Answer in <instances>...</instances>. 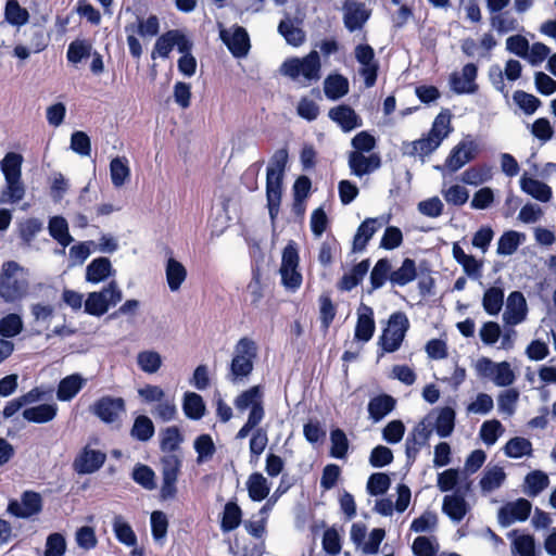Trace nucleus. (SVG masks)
Returning <instances> with one entry per match:
<instances>
[{"instance_id":"1","label":"nucleus","mask_w":556,"mask_h":556,"mask_svg":"<svg viewBox=\"0 0 556 556\" xmlns=\"http://www.w3.org/2000/svg\"><path fill=\"white\" fill-rule=\"evenodd\" d=\"M257 351V344L253 339L248 337L239 339L233 346L226 379L232 384L245 381L254 369Z\"/></svg>"},{"instance_id":"2","label":"nucleus","mask_w":556,"mask_h":556,"mask_svg":"<svg viewBox=\"0 0 556 556\" xmlns=\"http://www.w3.org/2000/svg\"><path fill=\"white\" fill-rule=\"evenodd\" d=\"M287 161V150L279 149L274 153L267 166L266 199L271 222L276 219L279 213L281 202L282 178Z\"/></svg>"},{"instance_id":"3","label":"nucleus","mask_w":556,"mask_h":556,"mask_svg":"<svg viewBox=\"0 0 556 556\" xmlns=\"http://www.w3.org/2000/svg\"><path fill=\"white\" fill-rule=\"evenodd\" d=\"M280 74L306 87L320 78V58L312 51L304 58H290L280 65Z\"/></svg>"},{"instance_id":"4","label":"nucleus","mask_w":556,"mask_h":556,"mask_svg":"<svg viewBox=\"0 0 556 556\" xmlns=\"http://www.w3.org/2000/svg\"><path fill=\"white\" fill-rule=\"evenodd\" d=\"M28 290L24 269L16 262L9 261L2 265L0 274V296L8 303L23 299Z\"/></svg>"},{"instance_id":"5","label":"nucleus","mask_w":556,"mask_h":556,"mask_svg":"<svg viewBox=\"0 0 556 556\" xmlns=\"http://www.w3.org/2000/svg\"><path fill=\"white\" fill-rule=\"evenodd\" d=\"M480 379L491 381L496 387H510L516 381V374L506 361L493 362L489 357H480L473 365Z\"/></svg>"},{"instance_id":"6","label":"nucleus","mask_w":556,"mask_h":556,"mask_svg":"<svg viewBox=\"0 0 556 556\" xmlns=\"http://www.w3.org/2000/svg\"><path fill=\"white\" fill-rule=\"evenodd\" d=\"M479 152V146L471 136H466L460 140L450 152L443 165H438L435 168L443 174L448 172L456 173L466 164L476 159Z\"/></svg>"},{"instance_id":"7","label":"nucleus","mask_w":556,"mask_h":556,"mask_svg":"<svg viewBox=\"0 0 556 556\" xmlns=\"http://www.w3.org/2000/svg\"><path fill=\"white\" fill-rule=\"evenodd\" d=\"M408 327L409 321L404 313H393L389 318L387 328L380 337L382 350L387 353L397 351L405 338Z\"/></svg>"},{"instance_id":"8","label":"nucleus","mask_w":556,"mask_h":556,"mask_svg":"<svg viewBox=\"0 0 556 556\" xmlns=\"http://www.w3.org/2000/svg\"><path fill=\"white\" fill-rule=\"evenodd\" d=\"M182 460L176 454H167L161 458L162 485L160 496L164 501L174 500L177 495V480Z\"/></svg>"},{"instance_id":"9","label":"nucleus","mask_w":556,"mask_h":556,"mask_svg":"<svg viewBox=\"0 0 556 556\" xmlns=\"http://www.w3.org/2000/svg\"><path fill=\"white\" fill-rule=\"evenodd\" d=\"M299 253L293 243H289L282 252L280 275L283 287L288 290L295 291L302 285V275L298 270Z\"/></svg>"},{"instance_id":"10","label":"nucleus","mask_w":556,"mask_h":556,"mask_svg":"<svg viewBox=\"0 0 556 556\" xmlns=\"http://www.w3.org/2000/svg\"><path fill=\"white\" fill-rule=\"evenodd\" d=\"M90 412L104 424H119L126 412V403L123 397L104 395L90 406Z\"/></svg>"},{"instance_id":"11","label":"nucleus","mask_w":556,"mask_h":556,"mask_svg":"<svg viewBox=\"0 0 556 556\" xmlns=\"http://www.w3.org/2000/svg\"><path fill=\"white\" fill-rule=\"evenodd\" d=\"M8 513L14 517L28 519L42 510V497L35 491H25L21 500H11L8 505Z\"/></svg>"},{"instance_id":"12","label":"nucleus","mask_w":556,"mask_h":556,"mask_svg":"<svg viewBox=\"0 0 556 556\" xmlns=\"http://www.w3.org/2000/svg\"><path fill=\"white\" fill-rule=\"evenodd\" d=\"M218 27L219 37L232 55L236 58L245 56L250 49V38L247 30L241 26H232L227 29L219 24Z\"/></svg>"},{"instance_id":"13","label":"nucleus","mask_w":556,"mask_h":556,"mask_svg":"<svg viewBox=\"0 0 556 556\" xmlns=\"http://www.w3.org/2000/svg\"><path fill=\"white\" fill-rule=\"evenodd\" d=\"M343 24L350 31L361 30L370 17V10L357 0H345L342 5Z\"/></svg>"},{"instance_id":"14","label":"nucleus","mask_w":556,"mask_h":556,"mask_svg":"<svg viewBox=\"0 0 556 556\" xmlns=\"http://www.w3.org/2000/svg\"><path fill=\"white\" fill-rule=\"evenodd\" d=\"M478 67L473 63H467L462 71L453 72L450 76L451 90L457 94H472L478 90L476 83Z\"/></svg>"},{"instance_id":"15","label":"nucleus","mask_w":556,"mask_h":556,"mask_svg":"<svg viewBox=\"0 0 556 556\" xmlns=\"http://www.w3.org/2000/svg\"><path fill=\"white\" fill-rule=\"evenodd\" d=\"M531 508V503L526 498H518L514 502H508L498 509V523L506 528L515 522L525 521L528 519Z\"/></svg>"},{"instance_id":"16","label":"nucleus","mask_w":556,"mask_h":556,"mask_svg":"<svg viewBox=\"0 0 556 556\" xmlns=\"http://www.w3.org/2000/svg\"><path fill=\"white\" fill-rule=\"evenodd\" d=\"M528 316V305L525 295L520 291H513L506 300L503 321L506 326L522 324Z\"/></svg>"},{"instance_id":"17","label":"nucleus","mask_w":556,"mask_h":556,"mask_svg":"<svg viewBox=\"0 0 556 556\" xmlns=\"http://www.w3.org/2000/svg\"><path fill=\"white\" fill-rule=\"evenodd\" d=\"M106 454L86 445L73 463L74 470L79 475H90L98 471L104 464Z\"/></svg>"},{"instance_id":"18","label":"nucleus","mask_w":556,"mask_h":556,"mask_svg":"<svg viewBox=\"0 0 556 556\" xmlns=\"http://www.w3.org/2000/svg\"><path fill=\"white\" fill-rule=\"evenodd\" d=\"M355 59L362 65L359 74L364 77L366 87H372L377 79L378 64L374 49L366 43L355 47Z\"/></svg>"},{"instance_id":"19","label":"nucleus","mask_w":556,"mask_h":556,"mask_svg":"<svg viewBox=\"0 0 556 556\" xmlns=\"http://www.w3.org/2000/svg\"><path fill=\"white\" fill-rule=\"evenodd\" d=\"M348 163L352 175L363 177L378 169L381 160L377 153L366 155L361 151H351L348 155Z\"/></svg>"},{"instance_id":"20","label":"nucleus","mask_w":556,"mask_h":556,"mask_svg":"<svg viewBox=\"0 0 556 556\" xmlns=\"http://www.w3.org/2000/svg\"><path fill=\"white\" fill-rule=\"evenodd\" d=\"M389 222L388 218L380 216L375 218H366L357 228L353 239V252H362L365 250L368 241L372 236Z\"/></svg>"},{"instance_id":"21","label":"nucleus","mask_w":556,"mask_h":556,"mask_svg":"<svg viewBox=\"0 0 556 556\" xmlns=\"http://www.w3.org/2000/svg\"><path fill=\"white\" fill-rule=\"evenodd\" d=\"M328 116L331 121L337 123L345 132L362 126L361 117L355 113V111L352 108L348 105H339L332 108L329 111Z\"/></svg>"},{"instance_id":"22","label":"nucleus","mask_w":556,"mask_h":556,"mask_svg":"<svg viewBox=\"0 0 556 556\" xmlns=\"http://www.w3.org/2000/svg\"><path fill=\"white\" fill-rule=\"evenodd\" d=\"M374 311L371 307L362 304L358 309L357 323L354 337L362 342H368L375 332Z\"/></svg>"},{"instance_id":"23","label":"nucleus","mask_w":556,"mask_h":556,"mask_svg":"<svg viewBox=\"0 0 556 556\" xmlns=\"http://www.w3.org/2000/svg\"><path fill=\"white\" fill-rule=\"evenodd\" d=\"M87 379L79 374H72L61 379L56 390V399L61 402H70L85 387Z\"/></svg>"},{"instance_id":"24","label":"nucleus","mask_w":556,"mask_h":556,"mask_svg":"<svg viewBox=\"0 0 556 556\" xmlns=\"http://www.w3.org/2000/svg\"><path fill=\"white\" fill-rule=\"evenodd\" d=\"M520 189L540 202H548L552 199V188L546 184L523 174L520 178Z\"/></svg>"},{"instance_id":"25","label":"nucleus","mask_w":556,"mask_h":556,"mask_svg":"<svg viewBox=\"0 0 556 556\" xmlns=\"http://www.w3.org/2000/svg\"><path fill=\"white\" fill-rule=\"evenodd\" d=\"M114 273L109 258L98 257L87 266L86 280L91 283H99L113 276Z\"/></svg>"},{"instance_id":"26","label":"nucleus","mask_w":556,"mask_h":556,"mask_svg":"<svg viewBox=\"0 0 556 556\" xmlns=\"http://www.w3.org/2000/svg\"><path fill=\"white\" fill-rule=\"evenodd\" d=\"M395 400L388 394H381L372 397L368 403L369 418L374 422L382 420L395 407Z\"/></svg>"},{"instance_id":"27","label":"nucleus","mask_w":556,"mask_h":556,"mask_svg":"<svg viewBox=\"0 0 556 556\" xmlns=\"http://www.w3.org/2000/svg\"><path fill=\"white\" fill-rule=\"evenodd\" d=\"M56 404H40L23 410V418L28 422L46 424L53 420L58 414Z\"/></svg>"},{"instance_id":"28","label":"nucleus","mask_w":556,"mask_h":556,"mask_svg":"<svg viewBox=\"0 0 556 556\" xmlns=\"http://www.w3.org/2000/svg\"><path fill=\"white\" fill-rule=\"evenodd\" d=\"M26 188L22 178L4 179V186L0 192V204H15L25 197Z\"/></svg>"},{"instance_id":"29","label":"nucleus","mask_w":556,"mask_h":556,"mask_svg":"<svg viewBox=\"0 0 556 556\" xmlns=\"http://www.w3.org/2000/svg\"><path fill=\"white\" fill-rule=\"evenodd\" d=\"M442 510L452 521L460 522L468 511V504L465 498L457 494L445 495Z\"/></svg>"},{"instance_id":"30","label":"nucleus","mask_w":556,"mask_h":556,"mask_svg":"<svg viewBox=\"0 0 556 556\" xmlns=\"http://www.w3.org/2000/svg\"><path fill=\"white\" fill-rule=\"evenodd\" d=\"M505 479L506 473L503 467L498 465L486 466L479 484L483 493H491L501 488Z\"/></svg>"},{"instance_id":"31","label":"nucleus","mask_w":556,"mask_h":556,"mask_svg":"<svg viewBox=\"0 0 556 556\" xmlns=\"http://www.w3.org/2000/svg\"><path fill=\"white\" fill-rule=\"evenodd\" d=\"M504 305V289L501 286L488 288L482 296V307L490 316L500 314Z\"/></svg>"},{"instance_id":"32","label":"nucleus","mask_w":556,"mask_h":556,"mask_svg":"<svg viewBox=\"0 0 556 556\" xmlns=\"http://www.w3.org/2000/svg\"><path fill=\"white\" fill-rule=\"evenodd\" d=\"M456 413L455 409L445 406L438 410V416L433 422V430L440 438L450 437L455 428Z\"/></svg>"},{"instance_id":"33","label":"nucleus","mask_w":556,"mask_h":556,"mask_svg":"<svg viewBox=\"0 0 556 556\" xmlns=\"http://www.w3.org/2000/svg\"><path fill=\"white\" fill-rule=\"evenodd\" d=\"M48 231L62 247H68L74 241L68 230V223L63 216H52L48 223Z\"/></svg>"},{"instance_id":"34","label":"nucleus","mask_w":556,"mask_h":556,"mask_svg":"<svg viewBox=\"0 0 556 556\" xmlns=\"http://www.w3.org/2000/svg\"><path fill=\"white\" fill-rule=\"evenodd\" d=\"M165 275L169 290L176 292L187 278V269L180 262L169 257L166 262Z\"/></svg>"},{"instance_id":"35","label":"nucleus","mask_w":556,"mask_h":556,"mask_svg":"<svg viewBox=\"0 0 556 556\" xmlns=\"http://www.w3.org/2000/svg\"><path fill=\"white\" fill-rule=\"evenodd\" d=\"M370 267L369 260H364L352 267V269L349 273H345L340 282L339 287L343 291H351L356 286H358L366 274L368 273Z\"/></svg>"},{"instance_id":"36","label":"nucleus","mask_w":556,"mask_h":556,"mask_svg":"<svg viewBox=\"0 0 556 556\" xmlns=\"http://www.w3.org/2000/svg\"><path fill=\"white\" fill-rule=\"evenodd\" d=\"M416 277L417 268L415 261L405 258L402 265L390 274V282L392 286L404 287L414 281Z\"/></svg>"},{"instance_id":"37","label":"nucleus","mask_w":556,"mask_h":556,"mask_svg":"<svg viewBox=\"0 0 556 556\" xmlns=\"http://www.w3.org/2000/svg\"><path fill=\"white\" fill-rule=\"evenodd\" d=\"M247 490L252 501L261 502L268 496L270 484L262 473L254 472L248 478Z\"/></svg>"},{"instance_id":"38","label":"nucleus","mask_w":556,"mask_h":556,"mask_svg":"<svg viewBox=\"0 0 556 556\" xmlns=\"http://www.w3.org/2000/svg\"><path fill=\"white\" fill-rule=\"evenodd\" d=\"M264 392L261 386H253L240 393L235 400V406L239 412L263 405Z\"/></svg>"},{"instance_id":"39","label":"nucleus","mask_w":556,"mask_h":556,"mask_svg":"<svg viewBox=\"0 0 556 556\" xmlns=\"http://www.w3.org/2000/svg\"><path fill=\"white\" fill-rule=\"evenodd\" d=\"M511 541V553L518 556H536L534 536L531 534H517V531L509 533Z\"/></svg>"},{"instance_id":"40","label":"nucleus","mask_w":556,"mask_h":556,"mask_svg":"<svg viewBox=\"0 0 556 556\" xmlns=\"http://www.w3.org/2000/svg\"><path fill=\"white\" fill-rule=\"evenodd\" d=\"M110 177L115 188L123 187L130 178V167L125 156H116L110 163Z\"/></svg>"},{"instance_id":"41","label":"nucleus","mask_w":556,"mask_h":556,"mask_svg":"<svg viewBox=\"0 0 556 556\" xmlns=\"http://www.w3.org/2000/svg\"><path fill=\"white\" fill-rule=\"evenodd\" d=\"M182 410L189 419H201L205 413V404L202 396L195 392H186L182 399Z\"/></svg>"},{"instance_id":"42","label":"nucleus","mask_w":556,"mask_h":556,"mask_svg":"<svg viewBox=\"0 0 556 556\" xmlns=\"http://www.w3.org/2000/svg\"><path fill=\"white\" fill-rule=\"evenodd\" d=\"M490 24L498 34L517 31L522 28L518 20L509 11L493 13L490 18Z\"/></svg>"},{"instance_id":"43","label":"nucleus","mask_w":556,"mask_h":556,"mask_svg":"<svg viewBox=\"0 0 556 556\" xmlns=\"http://www.w3.org/2000/svg\"><path fill=\"white\" fill-rule=\"evenodd\" d=\"M324 92L330 100H338L349 92V80L340 75H329L324 83Z\"/></svg>"},{"instance_id":"44","label":"nucleus","mask_w":556,"mask_h":556,"mask_svg":"<svg viewBox=\"0 0 556 556\" xmlns=\"http://www.w3.org/2000/svg\"><path fill=\"white\" fill-rule=\"evenodd\" d=\"M113 531L117 541L126 546L137 545V536L130 525L121 515H115L112 521Z\"/></svg>"},{"instance_id":"45","label":"nucleus","mask_w":556,"mask_h":556,"mask_svg":"<svg viewBox=\"0 0 556 556\" xmlns=\"http://www.w3.org/2000/svg\"><path fill=\"white\" fill-rule=\"evenodd\" d=\"M23 155L16 152H8L0 161V170L4 179L22 178Z\"/></svg>"},{"instance_id":"46","label":"nucleus","mask_w":556,"mask_h":556,"mask_svg":"<svg viewBox=\"0 0 556 556\" xmlns=\"http://www.w3.org/2000/svg\"><path fill=\"white\" fill-rule=\"evenodd\" d=\"M549 484L548 476L541 470H533L525 478V493L530 497H535L542 493Z\"/></svg>"},{"instance_id":"47","label":"nucleus","mask_w":556,"mask_h":556,"mask_svg":"<svg viewBox=\"0 0 556 556\" xmlns=\"http://www.w3.org/2000/svg\"><path fill=\"white\" fill-rule=\"evenodd\" d=\"M155 433V427L152 419L146 415H139L135 418L130 429L132 439L139 442H148Z\"/></svg>"},{"instance_id":"48","label":"nucleus","mask_w":556,"mask_h":556,"mask_svg":"<svg viewBox=\"0 0 556 556\" xmlns=\"http://www.w3.org/2000/svg\"><path fill=\"white\" fill-rule=\"evenodd\" d=\"M491 178L492 169L485 164L471 166L460 175V181L469 186H480Z\"/></svg>"},{"instance_id":"49","label":"nucleus","mask_w":556,"mask_h":556,"mask_svg":"<svg viewBox=\"0 0 556 556\" xmlns=\"http://www.w3.org/2000/svg\"><path fill=\"white\" fill-rule=\"evenodd\" d=\"M278 31L293 47H300L305 41V33L295 26L290 17H286L279 23Z\"/></svg>"},{"instance_id":"50","label":"nucleus","mask_w":556,"mask_h":556,"mask_svg":"<svg viewBox=\"0 0 556 556\" xmlns=\"http://www.w3.org/2000/svg\"><path fill=\"white\" fill-rule=\"evenodd\" d=\"M151 414L163 422L175 420L178 415L175 397L167 395L163 397L162 401L152 407Z\"/></svg>"},{"instance_id":"51","label":"nucleus","mask_w":556,"mask_h":556,"mask_svg":"<svg viewBox=\"0 0 556 556\" xmlns=\"http://www.w3.org/2000/svg\"><path fill=\"white\" fill-rule=\"evenodd\" d=\"M242 519V510L236 502L226 503L222 516L220 529L223 532H230L237 529Z\"/></svg>"},{"instance_id":"52","label":"nucleus","mask_w":556,"mask_h":556,"mask_svg":"<svg viewBox=\"0 0 556 556\" xmlns=\"http://www.w3.org/2000/svg\"><path fill=\"white\" fill-rule=\"evenodd\" d=\"M412 549L416 556H439L440 545L434 535H420L414 540Z\"/></svg>"},{"instance_id":"53","label":"nucleus","mask_w":556,"mask_h":556,"mask_svg":"<svg viewBox=\"0 0 556 556\" xmlns=\"http://www.w3.org/2000/svg\"><path fill=\"white\" fill-rule=\"evenodd\" d=\"M193 448L198 454L197 463L199 465L211 460L216 452L215 444L210 434L199 435L193 442Z\"/></svg>"},{"instance_id":"54","label":"nucleus","mask_w":556,"mask_h":556,"mask_svg":"<svg viewBox=\"0 0 556 556\" xmlns=\"http://www.w3.org/2000/svg\"><path fill=\"white\" fill-rule=\"evenodd\" d=\"M163 359L159 352L152 350L141 351L137 355L139 368L149 375L155 374L162 366Z\"/></svg>"},{"instance_id":"55","label":"nucleus","mask_w":556,"mask_h":556,"mask_svg":"<svg viewBox=\"0 0 556 556\" xmlns=\"http://www.w3.org/2000/svg\"><path fill=\"white\" fill-rule=\"evenodd\" d=\"M532 451V443L528 439L521 437L510 439L504 446L505 455L510 458L530 456Z\"/></svg>"},{"instance_id":"56","label":"nucleus","mask_w":556,"mask_h":556,"mask_svg":"<svg viewBox=\"0 0 556 556\" xmlns=\"http://www.w3.org/2000/svg\"><path fill=\"white\" fill-rule=\"evenodd\" d=\"M92 46L88 40L76 39L72 41L67 49V60L73 64L81 62L84 59L91 55Z\"/></svg>"},{"instance_id":"57","label":"nucleus","mask_w":556,"mask_h":556,"mask_svg":"<svg viewBox=\"0 0 556 556\" xmlns=\"http://www.w3.org/2000/svg\"><path fill=\"white\" fill-rule=\"evenodd\" d=\"M441 194L447 204L454 206L464 205L469 199V191L460 185L443 186Z\"/></svg>"},{"instance_id":"58","label":"nucleus","mask_w":556,"mask_h":556,"mask_svg":"<svg viewBox=\"0 0 556 556\" xmlns=\"http://www.w3.org/2000/svg\"><path fill=\"white\" fill-rule=\"evenodd\" d=\"M23 330V320L20 315L11 313L0 319V334L2 339L13 338Z\"/></svg>"},{"instance_id":"59","label":"nucleus","mask_w":556,"mask_h":556,"mask_svg":"<svg viewBox=\"0 0 556 556\" xmlns=\"http://www.w3.org/2000/svg\"><path fill=\"white\" fill-rule=\"evenodd\" d=\"M392 266L388 258H380L370 273V285L372 289L381 288L386 281L390 280Z\"/></svg>"},{"instance_id":"60","label":"nucleus","mask_w":556,"mask_h":556,"mask_svg":"<svg viewBox=\"0 0 556 556\" xmlns=\"http://www.w3.org/2000/svg\"><path fill=\"white\" fill-rule=\"evenodd\" d=\"M504 427L503 425L496 420H486L481 425L480 428V438L484 444L488 446L494 445L498 438L503 434Z\"/></svg>"},{"instance_id":"61","label":"nucleus","mask_w":556,"mask_h":556,"mask_svg":"<svg viewBox=\"0 0 556 556\" xmlns=\"http://www.w3.org/2000/svg\"><path fill=\"white\" fill-rule=\"evenodd\" d=\"M330 456L342 459L346 457L349 450V440L341 429H334L330 432Z\"/></svg>"},{"instance_id":"62","label":"nucleus","mask_w":556,"mask_h":556,"mask_svg":"<svg viewBox=\"0 0 556 556\" xmlns=\"http://www.w3.org/2000/svg\"><path fill=\"white\" fill-rule=\"evenodd\" d=\"M451 115L448 112L440 113L432 124V127L429 131V136L435 139L440 144L448 136L451 132Z\"/></svg>"},{"instance_id":"63","label":"nucleus","mask_w":556,"mask_h":556,"mask_svg":"<svg viewBox=\"0 0 556 556\" xmlns=\"http://www.w3.org/2000/svg\"><path fill=\"white\" fill-rule=\"evenodd\" d=\"M5 18L15 26H22L28 22L29 14L16 0H9L5 4Z\"/></svg>"},{"instance_id":"64","label":"nucleus","mask_w":556,"mask_h":556,"mask_svg":"<svg viewBox=\"0 0 556 556\" xmlns=\"http://www.w3.org/2000/svg\"><path fill=\"white\" fill-rule=\"evenodd\" d=\"M66 552V541L61 533H51L48 535L43 556H64Z\"/></svg>"}]
</instances>
